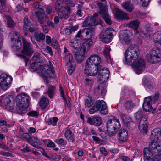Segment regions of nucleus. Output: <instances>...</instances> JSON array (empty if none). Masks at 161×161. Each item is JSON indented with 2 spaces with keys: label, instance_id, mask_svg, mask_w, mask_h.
I'll return each mask as SVG.
<instances>
[{
  "label": "nucleus",
  "instance_id": "f257e3e1",
  "mask_svg": "<svg viewBox=\"0 0 161 161\" xmlns=\"http://www.w3.org/2000/svg\"><path fill=\"white\" fill-rule=\"evenodd\" d=\"M139 52L138 47L136 45H130L125 53V64L132 65L136 73L139 74L144 71L145 68V63L142 58L138 59Z\"/></svg>",
  "mask_w": 161,
  "mask_h": 161
},
{
  "label": "nucleus",
  "instance_id": "f03ea898",
  "mask_svg": "<svg viewBox=\"0 0 161 161\" xmlns=\"http://www.w3.org/2000/svg\"><path fill=\"white\" fill-rule=\"evenodd\" d=\"M101 61L99 56L96 54L91 55L86 62L84 73L90 76H95L98 72Z\"/></svg>",
  "mask_w": 161,
  "mask_h": 161
},
{
  "label": "nucleus",
  "instance_id": "7ed1b4c3",
  "mask_svg": "<svg viewBox=\"0 0 161 161\" xmlns=\"http://www.w3.org/2000/svg\"><path fill=\"white\" fill-rule=\"evenodd\" d=\"M95 31L94 28L92 27L90 28H85L80 30L77 34L75 38L71 40L70 42L71 46L75 50L78 49L80 46V42L79 39L85 40L91 38Z\"/></svg>",
  "mask_w": 161,
  "mask_h": 161
},
{
  "label": "nucleus",
  "instance_id": "20e7f679",
  "mask_svg": "<svg viewBox=\"0 0 161 161\" xmlns=\"http://www.w3.org/2000/svg\"><path fill=\"white\" fill-rule=\"evenodd\" d=\"M120 127V124L118 119L114 116L109 117L106 124V127L110 136L115 135Z\"/></svg>",
  "mask_w": 161,
  "mask_h": 161
},
{
  "label": "nucleus",
  "instance_id": "39448f33",
  "mask_svg": "<svg viewBox=\"0 0 161 161\" xmlns=\"http://www.w3.org/2000/svg\"><path fill=\"white\" fill-rule=\"evenodd\" d=\"M37 62H34L31 64L30 68L34 71L40 70L42 75L46 78L51 77L53 75L54 71L52 67H50L48 65L40 66L38 68Z\"/></svg>",
  "mask_w": 161,
  "mask_h": 161
},
{
  "label": "nucleus",
  "instance_id": "423d86ee",
  "mask_svg": "<svg viewBox=\"0 0 161 161\" xmlns=\"http://www.w3.org/2000/svg\"><path fill=\"white\" fill-rule=\"evenodd\" d=\"M92 43V39H88L82 43L80 51L75 54V58L78 62H81L83 61L85 54L88 52Z\"/></svg>",
  "mask_w": 161,
  "mask_h": 161
},
{
  "label": "nucleus",
  "instance_id": "0eeeda50",
  "mask_svg": "<svg viewBox=\"0 0 161 161\" xmlns=\"http://www.w3.org/2000/svg\"><path fill=\"white\" fill-rule=\"evenodd\" d=\"M99 111L100 113L103 115L108 113V109L105 102L103 100L96 101L94 105L89 110L90 114H93L95 112Z\"/></svg>",
  "mask_w": 161,
  "mask_h": 161
},
{
  "label": "nucleus",
  "instance_id": "6e6552de",
  "mask_svg": "<svg viewBox=\"0 0 161 161\" xmlns=\"http://www.w3.org/2000/svg\"><path fill=\"white\" fill-rule=\"evenodd\" d=\"M116 34V31L113 28H106L102 31L99 38L102 42L107 43L111 42L113 36Z\"/></svg>",
  "mask_w": 161,
  "mask_h": 161
},
{
  "label": "nucleus",
  "instance_id": "1a4fd4ad",
  "mask_svg": "<svg viewBox=\"0 0 161 161\" xmlns=\"http://www.w3.org/2000/svg\"><path fill=\"white\" fill-rule=\"evenodd\" d=\"M9 36L14 44L12 47L14 50L17 52L21 49L22 44L19 35L15 31H12L9 34Z\"/></svg>",
  "mask_w": 161,
  "mask_h": 161
},
{
  "label": "nucleus",
  "instance_id": "9d476101",
  "mask_svg": "<svg viewBox=\"0 0 161 161\" xmlns=\"http://www.w3.org/2000/svg\"><path fill=\"white\" fill-rule=\"evenodd\" d=\"M147 61L152 63H156L161 61V54L158 50L152 49L149 53L146 55Z\"/></svg>",
  "mask_w": 161,
  "mask_h": 161
},
{
  "label": "nucleus",
  "instance_id": "9b49d317",
  "mask_svg": "<svg viewBox=\"0 0 161 161\" xmlns=\"http://www.w3.org/2000/svg\"><path fill=\"white\" fill-rule=\"evenodd\" d=\"M154 153L152 149L148 147H145L144 151V159L145 161H161V154L152 157Z\"/></svg>",
  "mask_w": 161,
  "mask_h": 161
},
{
  "label": "nucleus",
  "instance_id": "f8f14e48",
  "mask_svg": "<svg viewBox=\"0 0 161 161\" xmlns=\"http://www.w3.org/2000/svg\"><path fill=\"white\" fill-rule=\"evenodd\" d=\"M65 61L68 70V74L70 75L73 73L75 68V63L72 55L70 53L66 54L65 56Z\"/></svg>",
  "mask_w": 161,
  "mask_h": 161
},
{
  "label": "nucleus",
  "instance_id": "ddd939ff",
  "mask_svg": "<svg viewBox=\"0 0 161 161\" xmlns=\"http://www.w3.org/2000/svg\"><path fill=\"white\" fill-rule=\"evenodd\" d=\"M97 4L99 8V13L101 14V17L107 24L110 25L111 24V18L107 12L105 7L101 3H97Z\"/></svg>",
  "mask_w": 161,
  "mask_h": 161
},
{
  "label": "nucleus",
  "instance_id": "4468645a",
  "mask_svg": "<svg viewBox=\"0 0 161 161\" xmlns=\"http://www.w3.org/2000/svg\"><path fill=\"white\" fill-rule=\"evenodd\" d=\"M110 72L106 68H100L98 72L99 81L101 83H103L107 81Z\"/></svg>",
  "mask_w": 161,
  "mask_h": 161
},
{
  "label": "nucleus",
  "instance_id": "2eb2a0df",
  "mask_svg": "<svg viewBox=\"0 0 161 161\" xmlns=\"http://www.w3.org/2000/svg\"><path fill=\"white\" fill-rule=\"evenodd\" d=\"M23 49L21 51L22 53L28 56H31L34 52V51L30 43L27 42L25 39L23 38Z\"/></svg>",
  "mask_w": 161,
  "mask_h": 161
},
{
  "label": "nucleus",
  "instance_id": "dca6fc26",
  "mask_svg": "<svg viewBox=\"0 0 161 161\" xmlns=\"http://www.w3.org/2000/svg\"><path fill=\"white\" fill-rule=\"evenodd\" d=\"M1 77L2 78V80H0V86L3 90H6L8 88V85L11 83L12 80L11 76H7V75L4 73H2L1 75Z\"/></svg>",
  "mask_w": 161,
  "mask_h": 161
},
{
  "label": "nucleus",
  "instance_id": "f3484780",
  "mask_svg": "<svg viewBox=\"0 0 161 161\" xmlns=\"http://www.w3.org/2000/svg\"><path fill=\"white\" fill-rule=\"evenodd\" d=\"M151 142H159L161 141V130L159 128L154 129L150 136Z\"/></svg>",
  "mask_w": 161,
  "mask_h": 161
},
{
  "label": "nucleus",
  "instance_id": "a211bd4d",
  "mask_svg": "<svg viewBox=\"0 0 161 161\" xmlns=\"http://www.w3.org/2000/svg\"><path fill=\"white\" fill-rule=\"evenodd\" d=\"M3 103L6 109L10 111H12L14 105V100L12 97L8 96L5 99Z\"/></svg>",
  "mask_w": 161,
  "mask_h": 161
},
{
  "label": "nucleus",
  "instance_id": "6ab92c4d",
  "mask_svg": "<svg viewBox=\"0 0 161 161\" xmlns=\"http://www.w3.org/2000/svg\"><path fill=\"white\" fill-rule=\"evenodd\" d=\"M16 100L17 103L26 105L29 103L30 98L26 94L22 93L16 96Z\"/></svg>",
  "mask_w": 161,
  "mask_h": 161
},
{
  "label": "nucleus",
  "instance_id": "aec40b11",
  "mask_svg": "<svg viewBox=\"0 0 161 161\" xmlns=\"http://www.w3.org/2000/svg\"><path fill=\"white\" fill-rule=\"evenodd\" d=\"M147 119L146 118H142L139 122V129L142 134H146L147 132L148 125L147 124Z\"/></svg>",
  "mask_w": 161,
  "mask_h": 161
},
{
  "label": "nucleus",
  "instance_id": "412c9836",
  "mask_svg": "<svg viewBox=\"0 0 161 161\" xmlns=\"http://www.w3.org/2000/svg\"><path fill=\"white\" fill-rule=\"evenodd\" d=\"M152 99L151 96L146 97L144 98L142 107L143 109L145 111L148 112L152 110V107L151 102L152 101Z\"/></svg>",
  "mask_w": 161,
  "mask_h": 161
},
{
  "label": "nucleus",
  "instance_id": "4be33fe9",
  "mask_svg": "<svg viewBox=\"0 0 161 161\" xmlns=\"http://www.w3.org/2000/svg\"><path fill=\"white\" fill-rule=\"evenodd\" d=\"M118 135V139L120 143H123L128 139L127 131L124 129H121L119 131Z\"/></svg>",
  "mask_w": 161,
  "mask_h": 161
},
{
  "label": "nucleus",
  "instance_id": "5701e85b",
  "mask_svg": "<svg viewBox=\"0 0 161 161\" xmlns=\"http://www.w3.org/2000/svg\"><path fill=\"white\" fill-rule=\"evenodd\" d=\"M119 38L120 41L123 43L128 44L130 43V38L129 37L126 31H121L119 33Z\"/></svg>",
  "mask_w": 161,
  "mask_h": 161
},
{
  "label": "nucleus",
  "instance_id": "b1692460",
  "mask_svg": "<svg viewBox=\"0 0 161 161\" xmlns=\"http://www.w3.org/2000/svg\"><path fill=\"white\" fill-rule=\"evenodd\" d=\"M87 122L91 125L99 126L102 124V120L101 118L99 117H93L92 118H88Z\"/></svg>",
  "mask_w": 161,
  "mask_h": 161
},
{
  "label": "nucleus",
  "instance_id": "393cba45",
  "mask_svg": "<svg viewBox=\"0 0 161 161\" xmlns=\"http://www.w3.org/2000/svg\"><path fill=\"white\" fill-rule=\"evenodd\" d=\"M149 146L151 147V149L154 153H158L161 151V143L159 142H151Z\"/></svg>",
  "mask_w": 161,
  "mask_h": 161
},
{
  "label": "nucleus",
  "instance_id": "a878e982",
  "mask_svg": "<svg viewBox=\"0 0 161 161\" xmlns=\"http://www.w3.org/2000/svg\"><path fill=\"white\" fill-rule=\"evenodd\" d=\"M140 24V22L138 20H134L130 22L127 25L128 27L133 29L136 33H137L138 32L137 29Z\"/></svg>",
  "mask_w": 161,
  "mask_h": 161
},
{
  "label": "nucleus",
  "instance_id": "bb28decb",
  "mask_svg": "<svg viewBox=\"0 0 161 161\" xmlns=\"http://www.w3.org/2000/svg\"><path fill=\"white\" fill-rule=\"evenodd\" d=\"M45 14L44 10L41 8L35 12V14L38 19L39 22L42 24H43L44 23V18Z\"/></svg>",
  "mask_w": 161,
  "mask_h": 161
},
{
  "label": "nucleus",
  "instance_id": "cd10ccee",
  "mask_svg": "<svg viewBox=\"0 0 161 161\" xmlns=\"http://www.w3.org/2000/svg\"><path fill=\"white\" fill-rule=\"evenodd\" d=\"M106 91L101 86H98L94 89V93L97 96H103L105 94Z\"/></svg>",
  "mask_w": 161,
  "mask_h": 161
},
{
  "label": "nucleus",
  "instance_id": "c85d7f7f",
  "mask_svg": "<svg viewBox=\"0 0 161 161\" xmlns=\"http://www.w3.org/2000/svg\"><path fill=\"white\" fill-rule=\"evenodd\" d=\"M49 103L48 99L44 96L42 97L39 101V104L41 108L42 109H46Z\"/></svg>",
  "mask_w": 161,
  "mask_h": 161
},
{
  "label": "nucleus",
  "instance_id": "c756f323",
  "mask_svg": "<svg viewBox=\"0 0 161 161\" xmlns=\"http://www.w3.org/2000/svg\"><path fill=\"white\" fill-rule=\"evenodd\" d=\"M64 136L66 139L70 142H73L74 141V136L69 128H67L65 132Z\"/></svg>",
  "mask_w": 161,
  "mask_h": 161
},
{
  "label": "nucleus",
  "instance_id": "7c9ffc66",
  "mask_svg": "<svg viewBox=\"0 0 161 161\" xmlns=\"http://www.w3.org/2000/svg\"><path fill=\"white\" fill-rule=\"evenodd\" d=\"M153 40L155 43H159L160 49L161 50V31H158L154 33L153 36Z\"/></svg>",
  "mask_w": 161,
  "mask_h": 161
},
{
  "label": "nucleus",
  "instance_id": "2f4dec72",
  "mask_svg": "<svg viewBox=\"0 0 161 161\" xmlns=\"http://www.w3.org/2000/svg\"><path fill=\"white\" fill-rule=\"evenodd\" d=\"M26 105L17 103V107L16 108V111L19 114L25 113L27 112V108Z\"/></svg>",
  "mask_w": 161,
  "mask_h": 161
},
{
  "label": "nucleus",
  "instance_id": "473e14b6",
  "mask_svg": "<svg viewBox=\"0 0 161 161\" xmlns=\"http://www.w3.org/2000/svg\"><path fill=\"white\" fill-rule=\"evenodd\" d=\"M98 15L97 13L93 14L92 17L88 18V21L89 22L91 26H94L98 24V21L97 19L98 18Z\"/></svg>",
  "mask_w": 161,
  "mask_h": 161
},
{
  "label": "nucleus",
  "instance_id": "72a5a7b5",
  "mask_svg": "<svg viewBox=\"0 0 161 161\" xmlns=\"http://www.w3.org/2000/svg\"><path fill=\"white\" fill-rule=\"evenodd\" d=\"M122 6L124 8L129 12H131L134 9V6L130 1L123 3Z\"/></svg>",
  "mask_w": 161,
  "mask_h": 161
},
{
  "label": "nucleus",
  "instance_id": "f704fd0d",
  "mask_svg": "<svg viewBox=\"0 0 161 161\" xmlns=\"http://www.w3.org/2000/svg\"><path fill=\"white\" fill-rule=\"evenodd\" d=\"M32 60L37 63H42L43 61L42 55L38 52L34 53L32 58Z\"/></svg>",
  "mask_w": 161,
  "mask_h": 161
},
{
  "label": "nucleus",
  "instance_id": "c9c22d12",
  "mask_svg": "<svg viewBox=\"0 0 161 161\" xmlns=\"http://www.w3.org/2000/svg\"><path fill=\"white\" fill-rule=\"evenodd\" d=\"M116 17L119 19H127V14L120 10H117L115 12Z\"/></svg>",
  "mask_w": 161,
  "mask_h": 161
},
{
  "label": "nucleus",
  "instance_id": "e433bc0d",
  "mask_svg": "<svg viewBox=\"0 0 161 161\" xmlns=\"http://www.w3.org/2000/svg\"><path fill=\"white\" fill-rule=\"evenodd\" d=\"M78 26L77 25L68 27L65 28V33L67 35H69L72 32H75L78 29Z\"/></svg>",
  "mask_w": 161,
  "mask_h": 161
},
{
  "label": "nucleus",
  "instance_id": "4c0bfd02",
  "mask_svg": "<svg viewBox=\"0 0 161 161\" xmlns=\"http://www.w3.org/2000/svg\"><path fill=\"white\" fill-rule=\"evenodd\" d=\"M47 92L50 98H52L56 92V88L54 86H49L47 88Z\"/></svg>",
  "mask_w": 161,
  "mask_h": 161
},
{
  "label": "nucleus",
  "instance_id": "58836bf2",
  "mask_svg": "<svg viewBox=\"0 0 161 161\" xmlns=\"http://www.w3.org/2000/svg\"><path fill=\"white\" fill-rule=\"evenodd\" d=\"M110 50L111 49L110 48V47L108 46H106L105 47L104 53L106 57L108 62L112 63V60L111 59L109 53Z\"/></svg>",
  "mask_w": 161,
  "mask_h": 161
},
{
  "label": "nucleus",
  "instance_id": "ea45409f",
  "mask_svg": "<svg viewBox=\"0 0 161 161\" xmlns=\"http://www.w3.org/2000/svg\"><path fill=\"white\" fill-rule=\"evenodd\" d=\"M124 106L126 110H130L135 106V105L132 102L131 100H127L125 102Z\"/></svg>",
  "mask_w": 161,
  "mask_h": 161
},
{
  "label": "nucleus",
  "instance_id": "a19ab883",
  "mask_svg": "<svg viewBox=\"0 0 161 161\" xmlns=\"http://www.w3.org/2000/svg\"><path fill=\"white\" fill-rule=\"evenodd\" d=\"M94 100L92 97H88L85 100V107L89 108L91 107L94 103Z\"/></svg>",
  "mask_w": 161,
  "mask_h": 161
},
{
  "label": "nucleus",
  "instance_id": "79ce46f5",
  "mask_svg": "<svg viewBox=\"0 0 161 161\" xmlns=\"http://www.w3.org/2000/svg\"><path fill=\"white\" fill-rule=\"evenodd\" d=\"M34 37L36 41L40 42L44 40L45 38V35L42 33H38L37 32L34 33Z\"/></svg>",
  "mask_w": 161,
  "mask_h": 161
},
{
  "label": "nucleus",
  "instance_id": "37998d69",
  "mask_svg": "<svg viewBox=\"0 0 161 161\" xmlns=\"http://www.w3.org/2000/svg\"><path fill=\"white\" fill-rule=\"evenodd\" d=\"M121 118L124 123L126 124L127 125H128V124L130 123H132L131 119L130 117L129 116L125 114H123L121 115Z\"/></svg>",
  "mask_w": 161,
  "mask_h": 161
},
{
  "label": "nucleus",
  "instance_id": "c03bdc74",
  "mask_svg": "<svg viewBox=\"0 0 161 161\" xmlns=\"http://www.w3.org/2000/svg\"><path fill=\"white\" fill-rule=\"evenodd\" d=\"M6 10L5 0H0V12L4 14Z\"/></svg>",
  "mask_w": 161,
  "mask_h": 161
},
{
  "label": "nucleus",
  "instance_id": "a18cd8bd",
  "mask_svg": "<svg viewBox=\"0 0 161 161\" xmlns=\"http://www.w3.org/2000/svg\"><path fill=\"white\" fill-rule=\"evenodd\" d=\"M7 20V25L9 27H12L14 26L15 24L11 19L9 16H6Z\"/></svg>",
  "mask_w": 161,
  "mask_h": 161
},
{
  "label": "nucleus",
  "instance_id": "49530a36",
  "mask_svg": "<svg viewBox=\"0 0 161 161\" xmlns=\"http://www.w3.org/2000/svg\"><path fill=\"white\" fill-rule=\"evenodd\" d=\"M20 137L22 138H24L27 140V141L32 146H34V144L33 143H32L31 142V141H29V137L30 136L29 134H27L26 133H24L21 134H20L19 135Z\"/></svg>",
  "mask_w": 161,
  "mask_h": 161
},
{
  "label": "nucleus",
  "instance_id": "de8ad7c7",
  "mask_svg": "<svg viewBox=\"0 0 161 161\" xmlns=\"http://www.w3.org/2000/svg\"><path fill=\"white\" fill-rule=\"evenodd\" d=\"M24 28L26 29L27 30V29L31 25V22L29 20L28 18L27 17H25L24 19Z\"/></svg>",
  "mask_w": 161,
  "mask_h": 161
},
{
  "label": "nucleus",
  "instance_id": "09e8293b",
  "mask_svg": "<svg viewBox=\"0 0 161 161\" xmlns=\"http://www.w3.org/2000/svg\"><path fill=\"white\" fill-rule=\"evenodd\" d=\"M29 141H31V142L33 143L34 144V146H33L36 148L38 147H37V145L35 144V143H38L39 142V140L36 137L34 136L31 137L30 136Z\"/></svg>",
  "mask_w": 161,
  "mask_h": 161
},
{
  "label": "nucleus",
  "instance_id": "8fccbe9b",
  "mask_svg": "<svg viewBox=\"0 0 161 161\" xmlns=\"http://www.w3.org/2000/svg\"><path fill=\"white\" fill-rule=\"evenodd\" d=\"M66 12L64 15V18L65 19H66L70 16L71 14V8L67 6L66 7Z\"/></svg>",
  "mask_w": 161,
  "mask_h": 161
},
{
  "label": "nucleus",
  "instance_id": "3c124183",
  "mask_svg": "<svg viewBox=\"0 0 161 161\" xmlns=\"http://www.w3.org/2000/svg\"><path fill=\"white\" fill-rule=\"evenodd\" d=\"M56 142L58 144L62 145H66L67 144V142L64 140L63 138H58L56 140Z\"/></svg>",
  "mask_w": 161,
  "mask_h": 161
},
{
  "label": "nucleus",
  "instance_id": "603ef678",
  "mask_svg": "<svg viewBox=\"0 0 161 161\" xmlns=\"http://www.w3.org/2000/svg\"><path fill=\"white\" fill-rule=\"evenodd\" d=\"M85 81L86 85L89 86H92L94 82L93 80L91 78H86Z\"/></svg>",
  "mask_w": 161,
  "mask_h": 161
},
{
  "label": "nucleus",
  "instance_id": "864d4df0",
  "mask_svg": "<svg viewBox=\"0 0 161 161\" xmlns=\"http://www.w3.org/2000/svg\"><path fill=\"white\" fill-rule=\"evenodd\" d=\"M51 45L55 48H57L58 47V42L54 38L52 39Z\"/></svg>",
  "mask_w": 161,
  "mask_h": 161
},
{
  "label": "nucleus",
  "instance_id": "5fc2aeb1",
  "mask_svg": "<svg viewBox=\"0 0 161 161\" xmlns=\"http://www.w3.org/2000/svg\"><path fill=\"white\" fill-rule=\"evenodd\" d=\"M0 154L3 156H10L14 157V155L8 152L1 151L0 152Z\"/></svg>",
  "mask_w": 161,
  "mask_h": 161
},
{
  "label": "nucleus",
  "instance_id": "6e6d98bb",
  "mask_svg": "<svg viewBox=\"0 0 161 161\" xmlns=\"http://www.w3.org/2000/svg\"><path fill=\"white\" fill-rule=\"evenodd\" d=\"M27 114L30 116L34 117H37L38 116V113L36 111H31L28 113Z\"/></svg>",
  "mask_w": 161,
  "mask_h": 161
},
{
  "label": "nucleus",
  "instance_id": "4d7b16f0",
  "mask_svg": "<svg viewBox=\"0 0 161 161\" xmlns=\"http://www.w3.org/2000/svg\"><path fill=\"white\" fill-rule=\"evenodd\" d=\"M100 153L103 155L106 156L108 154V152L104 147H101L99 148Z\"/></svg>",
  "mask_w": 161,
  "mask_h": 161
},
{
  "label": "nucleus",
  "instance_id": "13d9d810",
  "mask_svg": "<svg viewBox=\"0 0 161 161\" xmlns=\"http://www.w3.org/2000/svg\"><path fill=\"white\" fill-rule=\"evenodd\" d=\"M142 115V111H138L136 113L135 115V116L136 119H139Z\"/></svg>",
  "mask_w": 161,
  "mask_h": 161
},
{
  "label": "nucleus",
  "instance_id": "bf43d9fd",
  "mask_svg": "<svg viewBox=\"0 0 161 161\" xmlns=\"http://www.w3.org/2000/svg\"><path fill=\"white\" fill-rule=\"evenodd\" d=\"M61 8V6L59 1H57L55 3V8L57 11H59Z\"/></svg>",
  "mask_w": 161,
  "mask_h": 161
},
{
  "label": "nucleus",
  "instance_id": "052dcab7",
  "mask_svg": "<svg viewBox=\"0 0 161 161\" xmlns=\"http://www.w3.org/2000/svg\"><path fill=\"white\" fill-rule=\"evenodd\" d=\"M159 98V94L158 93H156L155 95L154 96L153 100H152V102H153V103H155L158 100Z\"/></svg>",
  "mask_w": 161,
  "mask_h": 161
},
{
  "label": "nucleus",
  "instance_id": "680f3d73",
  "mask_svg": "<svg viewBox=\"0 0 161 161\" xmlns=\"http://www.w3.org/2000/svg\"><path fill=\"white\" fill-rule=\"evenodd\" d=\"M17 56L20 57L21 58L24 59V61L25 62L26 64L28 62L29 59L27 58L26 57V56L22 55L21 54H17Z\"/></svg>",
  "mask_w": 161,
  "mask_h": 161
},
{
  "label": "nucleus",
  "instance_id": "e2e57ef3",
  "mask_svg": "<svg viewBox=\"0 0 161 161\" xmlns=\"http://www.w3.org/2000/svg\"><path fill=\"white\" fill-rule=\"evenodd\" d=\"M142 2V6L143 7H146L149 4V0H140Z\"/></svg>",
  "mask_w": 161,
  "mask_h": 161
},
{
  "label": "nucleus",
  "instance_id": "0e129e2a",
  "mask_svg": "<svg viewBox=\"0 0 161 161\" xmlns=\"http://www.w3.org/2000/svg\"><path fill=\"white\" fill-rule=\"evenodd\" d=\"M21 151L23 153L30 152L31 151L30 149L28 146H26L25 148L21 149Z\"/></svg>",
  "mask_w": 161,
  "mask_h": 161
},
{
  "label": "nucleus",
  "instance_id": "69168bd1",
  "mask_svg": "<svg viewBox=\"0 0 161 161\" xmlns=\"http://www.w3.org/2000/svg\"><path fill=\"white\" fill-rule=\"evenodd\" d=\"M142 84L144 86H147L149 84L146 78H144L142 80Z\"/></svg>",
  "mask_w": 161,
  "mask_h": 161
},
{
  "label": "nucleus",
  "instance_id": "338daca9",
  "mask_svg": "<svg viewBox=\"0 0 161 161\" xmlns=\"http://www.w3.org/2000/svg\"><path fill=\"white\" fill-rule=\"evenodd\" d=\"M88 18H87V19L84 21L83 23V26L85 27L87 26H91L89 22L88 21Z\"/></svg>",
  "mask_w": 161,
  "mask_h": 161
},
{
  "label": "nucleus",
  "instance_id": "774afa93",
  "mask_svg": "<svg viewBox=\"0 0 161 161\" xmlns=\"http://www.w3.org/2000/svg\"><path fill=\"white\" fill-rule=\"evenodd\" d=\"M120 158L123 161H128L130 160V159L126 156H120Z\"/></svg>",
  "mask_w": 161,
  "mask_h": 161
}]
</instances>
